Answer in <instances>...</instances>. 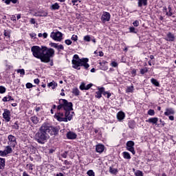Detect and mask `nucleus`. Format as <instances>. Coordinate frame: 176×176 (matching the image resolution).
<instances>
[{"label": "nucleus", "instance_id": "f257e3e1", "mask_svg": "<svg viewBox=\"0 0 176 176\" xmlns=\"http://www.w3.org/2000/svg\"><path fill=\"white\" fill-rule=\"evenodd\" d=\"M60 105L58 106V109H62L63 108L64 111H65V114L61 112H58L54 116L58 122H68V120H72V118L74 116V112L71 113L72 111V102H68L65 99L59 100Z\"/></svg>", "mask_w": 176, "mask_h": 176}, {"label": "nucleus", "instance_id": "f03ea898", "mask_svg": "<svg viewBox=\"0 0 176 176\" xmlns=\"http://www.w3.org/2000/svg\"><path fill=\"white\" fill-rule=\"evenodd\" d=\"M57 132L58 129L56 127L44 123L40 127L39 131L36 133L35 140L38 144H45L50 138V135H54Z\"/></svg>", "mask_w": 176, "mask_h": 176}, {"label": "nucleus", "instance_id": "7ed1b4c3", "mask_svg": "<svg viewBox=\"0 0 176 176\" xmlns=\"http://www.w3.org/2000/svg\"><path fill=\"white\" fill-rule=\"evenodd\" d=\"M32 54L36 58H39L41 63H50V58L54 56V50L42 46H33L31 48Z\"/></svg>", "mask_w": 176, "mask_h": 176}, {"label": "nucleus", "instance_id": "20e7f679", "mask_svg": "<svg viewBox=\"0 0 176 176\" xmlns=\"http://www.w3.org/2000/svg\"><path fill=\"white\" fill-rule=\"evenodd\" d=\"M87 63H89V58H82L80 59L78 54H75L72 60L73 68H75V69H80L79 67H84L85 69H87V68L90 67Z\"/></svg>", "mask_w": 176, "mask_h": 176}, {"label": "nucleus", "instance_id": "39448f33", "mask_svg": "<svg viewBox=\"0 0 176 176\" xmlns=\"http://www.w3.org/2000/svg\"><path fill=\"white\" fill-rule=\"evenodd\" d=\"M50 36L54 41L61 42V40L63 39V33L60 32H52Z\"/></svg>", "mask_w": 176, "mask_h": 176}, {"label": "nucleus", "instance_id": "423d86ee", "mask_svg": "<svg viewBox=\"0 0 176 176\" xmlns=\"http://www.w3.org/2000/svg\"><path fill=\"white\" fill-rule=\"evenodd\" d=\"M12 152H13V150L11 146H7L3 151H0V156L5 157V156H8V155L12 153Z\"/></svg>", "mask_w": 176, "mask_h": 176}, {"label": "nucleus", "instance_id": "0eeeda50", "mask_svg": "<svg viewBox=\"0 0 176 176\" xmlns=\"http://www.w3.org/2000/svg\"><path fill=\"white\" fill-rule=\"evenodd\" d=\"M134 145L135 143L130 140L126 142V149L127 151H129V152H131L133 155H135V151L134 150Z\"/></svg>", "mask_w": 176, "mask_h": 176}, {"label": "nucleus", "instance_id": "6e6552de", "mask_svg": "<svg viewBox=\"0 0 176 176\" xmlns=\"http://www.w3.org/2000/svg\"><path fill=\"white\" fill-rule=\"evenodd\" d=\"M101 20L102 23H107V21H109V20H111V14L107 12H104L101 16Z\"/></svg>", "mask_w": 176, "mask_h": 176}, {"label": "nucleus", "instance_id": "1a4fd4ad", "mask_svg": "<svg viewBox=\"0 0 176 176\" xmlns=\"http://www.w3.org/2000/svg\"><path fill=\"white\" fill-rule=\"evenodd\" d=\"M8 145L13 147L16 146V137L12 135H8Z\"/></svg>", "mask_w": 176, "mask_h": 176}, {"label": "nucleus", "instance_id": "9d476101", "mask_svg": "<svg viewBox=\"0 0 176 176\" xmlns=\"http://www.w3.org/2000/svg\"><path fill=\"white\" fill-rule=\"evenodd\" d=\"M3 117L6 122H10V111L5 109L3 113Z\"/></svg>", "mask_w": 176, "mask_h": 176}, {"label": "nucleus", "instance_id": "9b49d317", "mask_svg": "<svg viewBox=\"0 0 176 176\" xmlns=\"http://www.w3.org/2000/svg\"><path fill=\"white\" fill-rule=\"evenodd\" d=\"M50 45L51 47H54L55 49H57V50H64V46L63 45H58L56 43H50Z\"/></svg>", "mask_w": 176, "mask_h": 176}, {"label": "nucleus", "instance_id": "f8f14e48", "mask_svg": "<svg viewBox=\"0 0 176 176\" xmlns=\"http://www.w3.org/2000/svg\"><path fill=\"white\" fill-rule=\"evenodd\" d=\"M105 149V146L102 144H98L96 146V151L98 152V153H102L104 152V150Z\"/></svg>", "mask_w": 176, "mask_h": 176}, {"label": "nucleus", "instance_id": "ddd939ff", "mask_svg": "<svg viewBox=\"0 0 176 176\" xmlns=\"http://www.w3.org/2000/svg\"><path fill=\"white\" fill-rule=\"evenodd\" d=\"M148 123H152V124H157L159 122V118H151L146 120Z\"/></svg>", "mask_w": 176, "mask_h": 176}, {"label": "nucleus", "instance_id": "4468645a", "mask_svg": "<svg viewBox=\"0 0 176 176\" xmlns=\"http://www.w3.org/2000/svg\"><path fill=\"white\" fill-rule=\"evenodd\" d=\"M67 138L68 140H75V138H76V133L71 131L68 132L67 133Z\"/></svg>", "mask_w": 176, "mask_h": 176}, {"label": "nucleus", "instance_id": "2eb2a0df", "mask_svg": "<svg viewBox=\"0 0 176 176\" xmlns=\"http://www.w3.org/2000/svg\"><path fill=\"white\" fill-rule=\"evenodd\" d=\"M148 5V0H138V6L139 8H142V6H146Z\"/></svg>", "mask_w": 176, "mask_h": 176}, {"label": "nucleus", "instance_id": "dca6fc26", "mask_svg": "<svg viewBox=\"0 0 176 176\" xmlns=\"http://www.w3.org/2000/svg\"><path fill=\"white\" fill-rule=\"evenodd\" d=\"M174 39H175L174 34H171V32L168 33L166 41H168L169 42H173Z\"/></svg>", "mask_w": 176, "mask_h": 176}, {"label": "nucleus", "instance_id": "f3484780", "mask_svg": "<svg viewBox=\"0 0 176 176\" xmlns=\"http://www.w3.org/2000/svg\"><path fill=\"white\" fill-rule=\"evenodd\" d=\"M166 116H169V115H174V110L173 109H166L164 112Z\"/></svg>", "mask_w": 176, "mask_h": 176}, {"label": "nucleus", "instance_id": "a211bd4d", "mask_svg": "<svg viewBox=\"0 0 176 176\" xmlns=\"http://www.w3.org/2000/svg\"><path fill=\"white\" fill-rule=\"evenodd\" d=\"M117 118L118 120H123V119H124V113L122 111L118 113Z\"/></svg>", "mask_w": 176, "mask_h": 176}, {"label": "nucleus", "instance_id": "6ab92c4d", "mask_svg": "<svg viewBox=\"0 0 176 176\" xmlns=\"http://www.w3.org/2000/svg\"><path fill=\"white\" fill-rule=\"evenodd\" d=\"M48 87H52V89H56L57 87V82L54 81H52L51 82L47 84Z\"/></svg>", "mask_w": 176, "mask_h": 176}, {"label": "nucleus", "instance_id": "aec40b11", "mask_svg": "<svg viewBox=\"0 0 176 176\" xmlns=\"http://www.w3.org/2000/svg\"><path fill=\"white\" fill-rule=\"evenodd\" d=\"M5 168V159L0 157V170Z\"/></svg>", "mask_w": 176, "mask_h": 176}, {"label": "nucleus", "instance_id": "412c9836", "mask_svg": "<svg viewBox=\"0 0 176 176\" xmlns=\"http://www.w3.org/2000/svg\"><path fill=\"white\" fill-rule=\"evenodd\" d=\"M122 155L124 159H128V160L131 159V156H130V153L129 152L124 151L122 153Z\"/></svg>", "mask_w": 176, "mask_h": 176}, {"label": "nucleus", "instance_id": "4be33fe9", "mask_svg": "<svg viewBox=\"0 0 176 176\" xmlns=\"http://www.w3.org/2000/svg\"><path fill=\"white\" fill-rule=\"evenodd\" d=\"M151 82L154 86H156L157 87H159L160 86V84L157 82V80L155 78H151Z\"/></svg>", "mask_w": 176, "mask_h": 176}, {"label": "nucleus", "instance_id": "5701e85b", "mask_svg": "<svg viewBox=\"0 0 176 176\" xmlns=\"http://www.w3.org/2000/svg\"><path fill=\"white\" fill-rule=\"evenodd\" d=\"M31 120L33 123H34V124H36L39 122V118H38L36 116L32 117Z\"/></svg>", "mask_w": 176, "mask_h": 176}, {"label": "nucleus", "instance_id": "b1692460", "mask_svg": "<svg viewBox=\"0 0 176 176\" xmlns=\"http://www.w3.org/2000/svg\"><path fill=\"white\" fill-rule=\"evenodd\" d=\"M52 10H58L60 9V6L58 3H55L52 6Z\"/></svg>", "mask_w": 176, "mask_h": 176}, {"label": "nucleus", "instance_id": "393cba45", "mask_svg": "<svg viewBox=\"0 0 176 176\" xmlns=\"http://www.w3.org/2000/svg\"><path fill=\"white\" fill-rule=\"evenodd\" d=\"M6 5H10V2L16 3L19 0H2Z\"/></svg>", "mask_w": 176, "mask_h": 176}, {"label": "nucleus", "instance_id": "a878e982", "mask_svg": "<svg viewBox=\"0 0 176 176\" xmlns=\"http://www.w3.org/2000/svg\"><path fill=\"white\" fill-rule=\"evenodd\" d=\"M109 173L111 174H116L118 173V169L115 168L113 167H110L109 168Z\"/></svg>", "mask_w": 176, "mask_h": 176}, {"label": "nucleus", "instance_id": "bb28decb", "mask_svg": "<svg viewBox=\"0 0 176 176\" xmlns=\"http://www.w3.org/2000/svg\"><path fill=\"white\" fill-rule=\"evenodd\" d=\"M133 90H134V87H133V86L127 87L126 92V93H133Z\"/></svg>", "mask_w": 176, "mask_h": 176}, {"label": "nucleus", "instance_id": "cd10ccee", "mask_svg": "<svg viewBox=\"0 0 176 176\" xmlns=\"http://www.w3.org/2000/svg\"><path fill=\"white\" fill-rule=\"evenodd\" d=\"M16 72L18 74H20L21 75H25V71L24 70V69H19L16 70Z\"/></svg>", "mask_w": 176, "mask_h": 176}, {"label": "nucleus", "instance_id": "c85d7f7f", "mask_svg": "<svg viewBox=\"0 0 176 176\" xmlns=\"http://www.w3.org/2000/svg\"><path fill=\"white\" fill-rule=\"evenodd\" d=\"M73 94H75V96H79V89L78 88H74L72 89Z\"/></svg>", "mask_w": 176, "mask_h": 176}, {"label": "nucleus", "instance_id": "c756f323", "mask_svg": "<svg viewBox=\"0 0 176 176\" xmlns=\"http://www.w3.org/2000/svg\"><path fill=\"white\" fill-rule=\"evenodd\" d=\"M83 39L85 42H90V41H91V37H90L89 35H87L84 36Z\"/></svg>", "mask_w": 176, "mask_h": 176}, {"label": "nucleus", "instance_id": "7c9ffc66", "mask_svg": "<svg viewBox=\"0 0 176 176\" xmlns=\"http://www.w3.org/2000/svg\"><path fill=\"white\" fill-rule=\"evenodd\" d=\"M6 92V88L4 87L0 86V94H3V93Z\"/></svg>", "mask_w": 176, "mask_h": 176}, {"label": "nucleus", "instance_id": "2f4dec72", "mask_svg": "<svg viewBox=\"0 0 176 176\" xmlns=\"http://www.w3.org/2000/svg\"><path fill=\"white\" fill-rule=\"evenodd\" d=\"M87 174L89 176H95L94 171H93V170H88Z\"/></svg>", "mask_w": 176, "mask_h": 176}, {"label": "nucleus", "instance_id": "473e14b6", "mask_svg": "<svg viewBox=\"0 0 176 176\" xmlns=\"http://www.w3.org/2000/svg\"><path fill=\"white\" fill-rule=\"evenodd\" d=\"M11 100H13V98H12V96H8L3 98V101L4 102L10 101Z\"/></svg>", "mask_w": 176, "mask_h": 176}, {"label": "nucleus", "instance_id": "72a5a7b5", "mask_svg": "<svg viewBox=\"0 0 176 176\" xmlns=\"http://www.w3.org/2000/svg\"><path fill=\"white\" fill-rule=\"evenodd\" d=\"M148 115H150V116H153L155 115V110H153V109L148 110Z\"/></svg>", "mask_w": 176, "mask_h": 176}, {"label": "nucleus", "instance_id": "f704fd0d", "mask_svg": "<svg viewBox=\"0 0 176 176\" xmlns=\"http://www.w3.org/2000/svg\"><path fill=\"white\" fill-rule=\"evenodd\" d=\"M102 93H100V92H99L98 91H96V95L95 96V97L96 98H101V97H102Z\"/></svg>", "mask_w": 176, "mask_h": 176}, {"label": "nucleus", "instance_id": "c9c22d12", "mask_svg": "<svg viewBox=\"0 0 176 176\" xmlns=\"http://www.w3.org/2000/svg\"><path fill=\"white\" fill-rule=\"evenodd\" d=\"M98 91L99 93H101L102 94V93H105V88L104 87H98Z\"/></svg>", "mask_w": 176, "mask_h": 176}, {"label": "nucleus", "instance_id": "e433bc0d", "mask_svg": "<svg viewBox=\"0 0 176 176\" xmlns=\"http://www.w3.org/2000/svg\"><path fill=\"white\" fill-rule=\"evenodd\" d=\"M148 72V68L145 67L144 69H142L140 70V73L144 75V74H146Z\"/></svg>", "mask_w": 176, "mask_h": 176}, {"label": "nucleus", "instance_id": "4c0bfd02", "mask_svg": "<svg viewBox=\"0 0 176 176\" xmlns=\"http://www.w3.org/2000/svg\"><path fill=\"white\" fill-rule=\"evenodd\" d=\"M129 32H133V34H137V32L135 31V28L131 27L129 28Z\"/></svg>", "mask_w": 176, "mask_h": 176}, {"label": "nucleus", "instance_id": "58836bf2", "mask_svg": "<svg viewBox=\"0 0 176 176\" xmlns=\"http://www.w3.org/2000/svg\"><path fill=\"white\" fill-rule=\"evenodd\" d=\"M135 175L142 176V172L141 170H137L136 172H135Z\"/></svg>", "mask_w": 176, "mask_h": 176}, {"label": "nucleus", "instance_id": "ea45409f", "mask_svg": "<svg viewBox=\"0 0 176 176\" xmlns=\"http://www.w3.org/2000/svg\"><path fill=\"white\" fill-rule=\"evenodd\" d=\"M103 96H107V98H109V97H111V96H112V94L109 92L106 91V92L103 93Z\"/></svg>", "mask_w": 176, "mask_h": 176}, {"label": "nucleus", "instance_id": "a19ab883", "mask_svg": "<svg viewBox=\"0 0 176 176\" xmlns=\"http://www.w3.org/2000/svg\"><path fill=\"white\" fill-rule=\"evenodd\" d=\"M37 16H38L39 17H46V16H47V12L41 13L40 14H38Z\"/></svg>", "mask_w": 176, "mask_h": 176}, {"label": "nucleus", "instance_id": "79ce46f5", "mask_svg": "<svg viewBox=\"0 0 176 176\" xmlns=\"http://www.w3.org/2000/svg\"><path fill=\"white\" fill-rule=\"evenodd\" d=\"M111 67H114L115 68H116V67H118V63L113 61L111 63Z\"/></svg>", "mask_w": 176, "mask_h": 176}, {"label": "nucleus", "instance_id": "37998d69", "mask_svg": "<svg viewBox=\"0 0 176 176\" xmlns=\"http://www.w3.org/2000/svg\"><path fill=\"white\" fill-rule=\"evenodd\" d=\"M72 41H78V36L74 34V35L72 36Z\"/></svg>", "mask_w": 176, "mask_h": 176}, {"label": "nucleus", "instance_id": "c03bdc74", "mask_svg": "<svg viewBox=\"0 0 176 176\" xmlns=\"http://www.w3.org/2000/svg\"><path fill=\"white\" fill-rule=\"evenodd\" d=\"M133 25H134V27H138V25H140V21H135L133 23Z\"/></svg>", "mask_w": 176, "mask_h": 176}, {"label": "nucleus", "instance_id": "a18cd8bd", "mask_svg": "<svg viewBox=\"0 0 176 176\" xmlns=\"http://www.w3.org/2000/svg\"><path fill=\"white\" fill-rule=\"evenodd\" d=\"M65 43H66V45H72V41L69 39H67V40H65Z\"/></svg>", "mask_w": 176, "mask_h": 176}, {"label": "nucleus", "instance_id": "49530a36", "mask_svg": "<svg viewBox=\"0 0 176 176\" xmlns=\"http://www.w3.org/2000/svg\"><path fill=\"white\" fill-rule=\"evenodd\" d=\"M42 109H43V108L42 107H36L35 108L36 112H39V111H42Z\"/></svg>", "mask_w": 176, "mask_h": 176}, {"label": "nucleus", "instance_id": "de8ad7c7", "mask_svg": "<svg viewBox=\"0 0 176 176\" xmlns=\"http://www.w3.org/2000/svg\"><path fill=\"white\" fill-rule=\"evenodd\" d=\"M26 87H27V89H31V88H32V84L31 82H28V83L26 84Z\"/></svg>", "mask_w": 176, "mask_h": 176}, {"label": "nucleus", "instance_id": "09e8293b", "mask_svg": "<svg viewBox=\"0 0 176 176\" xmlns=\"http://www.w3.org/2000/svg\"><path fill=\"white\" fill-rule=\"evenodd\" d=\"M80 90H86V86L85 85V84H82L80 86Z\"/></svg>", "mask_w": 176, "mask_h": 176}, {"label": "nucleus", "instance_id": "8fccbe9b", "mask_svg": "<svg viewBox=\"0 0 176 176\" xmlns=\"http://www.w3.org/2000/svg\"><path fill=\"white\" fill-rule=\"evenodd\" d=\"M169 12H166L167 16H172L173 13H171V8H168Z\"/></svg>", "mask_w": 176, "mask_h": 176}, {"label": "nucleus", "instance_id": "3c124183", "mask_svg": "<svg viewBox=\"0 0 176 176\" xmlns=\"http://www.w3.org/2000/svg\"><path fill=\"white\" fill-rule=\"evenodd\" d=\"M28 167H29V170H34V165L32 164H28L27 165Z\"/></svg>", "mask_w": 176, "mask_h": 176}, {"label": "nucleus", "instance_id": "603ef678", "mask_svg": "<svg viewBox=\"0 0 176 176\" xmlns=\"http://www.w3.org/2000/svg\"><path fill=\"white\" fill-rule=\"evenodd\" d=\"M93 85H91V84H89V85H87V86H85V90H89V89H90V87H91V86H92Z\"/></svg>", "mask_w": 176, "mask_h": 176}, {"label": "nucleus", "instance_id": "864d4df0", "mask_svg": "<svg viewBox=\"0 0 176 176\" xmlns=\"http://www.w3.org/2000/svg\"><path fill=\"white\" fill-rule=\"evenodd\" d=\"M30 35L31 38H36L35 36H36V34H35V33H31Z\"/></svg>", "mask_w": 176, "mask_h": 176}, {"label": "nucleus", "instance_id": "5fc2aeb1", "mask_svg": "<svg viewBox=\"0 0 176 176\" xmlns=\"http://www.w3.org/2000/svg\"><path fill=\"white\" fill-rule=\"evenodd\" d=\"M34 83H36V85H38V84H39V79L36 78L34 80Z\"/></svg>", "mask_w": 176, "mask_h": 176}, {"label": "nucleus", "instance_id": "6e6d98bb", "mask_svg": "<svg viewBox=\"0 0 176 176\" xmlns=\"http://www.w3.org/2000/svg\"><path fill=\"white\" fill-rule=\"evenodd\" d=\"M30 23H31V24H35V19H31Z\"/></svg>", "mask_w": 176, "mask_h": 176}, {"label": "nucleus", "instance_id": "4d7b16f0", "mask_svg": "<svg viewBox=\"0 0 176 176\" xmlns=\"http://www.w3.org/2000/svg\"><path fill=\"white\" fill-rule=\"evenodd\" d=\"M62 157H64V159H65L67 157V152H65L62 154Z\"/></svg>", "mask_w": 176, "mask_h": 176}, {"label": "nucleus", "instance_id": "13d9d810", "mask_svg": "<svg viewBox=\"0 0 176 176\" xmlns=\"http://www.w3.org/2000/svg\"><path fill=\"white\" fill-rule=\"evenodd\" d=\"M43 36L44 39H46V38H47V33H43Z\"/></svg>", "mask_w": 176, "mask_h": 176}, {"label": "nucleus", "instance_id": "bf43d9fd", "mask_svg": "<svg viewBox=\"0 0 176 176\" xmlns=\"http://www.w3.org/2000/svg\"><path fill=\"white\" fill-rule=\"evenodd\" d=\"M4 36H9V32H6V30H5V32H4Z\"/></svg>", "mask_w": 176, "mask_h": 176}, {"label": "nucleus", "instance_id": "052dcab7", "mask_svg": "<svg viewBox=\"0 0 176 176\" xmlns=\"http://www.w3.org/2000/svg\"><path fill=\"white\" fill-rule=\"evenodd\" d=\"M14 129H16V130H19V125L17 124H15L14 125Z\"/></svg>", "mask_w": 176, "mask_h": 176}, {"label": "nucleus", "instance_id": "680f3d73", "mask_svg": "<svg viewBox=\"0 0 176 176\" xmlns=\"http://www.w3.org/2000/svg\"><path fill=\"white\" fill-rule=\"evenodd\" d=\"M16 19H17V20H19V19H21V14H17L16 15Z\"/></svg>", "mask_w": 176, "mask_h": 176}, {"label": "nucleus", "instance_id": "e2e57ef3", "mask_svg": "<svg viewBox=\"0 0 176 176\" xmlns=\"http://www.w3.org/2000/svg\"><path fill=\"white\" fill-rule=\"evenodd\" d=\"M169 120H174V116H169Z\"/></svg>", "mask_w": 176, "mask_h": 176}, {"label": "nucleus", "instance_id": "0e129e2a", "mask_svg": "<svg viewBox=\"0 0 176 176\" xmlns=\"http://www.w3.org/2000/svg\"><path fill=\"white\" fill-rule=\"evenodd\" d=\"M99 56H100V57H102V56H104V53H103L102 52H99Z\"/></svg>", "mask_w": 176, "mask_h": 176}, {"label": "nucleus", "instance_id": "69168bd1", "mask_svg": "<svg viewBox=\"0 0 176 176\" xmlns=\"http://www.w3.org/2000/svg\"><path fill=\"white\" fill-rule=\"evenodd\" d=\"M79 0H72V3H76Z\"/></svg>", "mask_w": 176, "mask_h": 176}, {"label": "nucleus", "instance_id": "338daca9", "mask_svg": "<svg viewBox=\"0 0 176 176\" xmlns=\"http://www.w3.org/2000/svg\"><path fill=\"white\" fill-rule=\"evenodd\" d=\"M56 176H64V175L61 173H59L56 175Z\"/></svg>", "mask_w": 176, "mask_h": 176}, {"label": "nucleus", "instance_id": "774afa93", "mask_svg": "<svg viewBox=\"0 0 176 176\" xmlns=\"http://www.w3.org/2000/svg\"><path fill=\"white\" fill-rule=\"evenodd\" d=\"M11 20H12L13 21H16V16H12L11 18Z\"/></svg>", "mask_w": 176, "mask_h": 176}]
</instances>
